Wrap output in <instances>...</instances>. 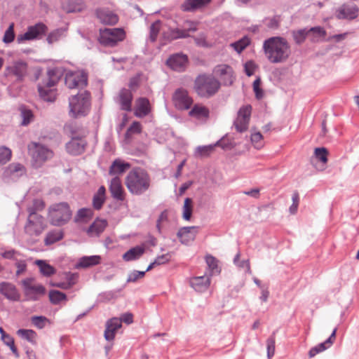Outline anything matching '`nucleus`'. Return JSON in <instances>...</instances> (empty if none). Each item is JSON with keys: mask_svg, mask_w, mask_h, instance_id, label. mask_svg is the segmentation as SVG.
<instances>
[{"mask_svg": "<svg viewBox=\"0 0 359 359\" xmlns=\"http://www.w3.org/2000/svg\"><path fill=\"white\" fill-rule=\"evenodd\" d=\"M262 48L266 57L272 64L284 63L291 55L288 41L281 36H272L264 40Z\"/></svg>", "mask_w": 359, "mask_h": 359, "instance_id": "nucleus-1", "label": "nucleus"}, {"mask_svg": "<svg viewBox=\"0 0 359 359\" xmlns=\"http://www.w3.org/2000/svg\"><path fill=\"white\" fill-rule=\"evenodd\" d=\"M125 184L130 193L140 196L150 189L151 179L147 170L135 168L128 173Z\"/></svg>", "mask_w": 359, "mask_h": 359, "instance_id": "nucleus-2", "label": "nucleus"}, {"mask_svg": "<svg viewBox=\"0 0 359 359\" xmlns=\"http://www.w3.org/2000/svg\"><path fill=\"white\" fill-rule=\"evenodd\" d=\"M62 71L59 67L48 69L47 72V79H43L38 84V92L40 97L49 102H53L56 99V90L53 88L58 83Z\"/></svg>", "mask_w": 359, "mask_h": 359, "instance_id": "nucleus-3", "label": "nucleus"}, {"mask_svg": "<svg viewBox=\"0 0 359 359\" xmlns=\"http://www.w3.org/2000/svg\"><path fill=\"white\" fill-rule=\"evenodd\" d=\"M221 87L220 81L212 74H201L194 82V90L201 98L208 99L213 97Z\"/></svg>", "mask_w": 359, "mask_h": 359, "instance_id": "nucleus-4", "label": "nucleus"}, {"mask_svg": "<svg viewBox=\"0 0 359 359\" xmlns=\"http://www.w3.org/2000/svg\"><path fill=\"white\" fill-rule=\"evenodd\" d=\"M90 93L86 90L70 97L69 99L70 116L74 118L86 116L90 109Z\"/></svg>", "mask_w": 359, "mask_h": 359, "instance_id": "nucleus-5", "label": "nucleus"}, {"mask_svg": "<svg viewBox=\"0 0 359 359\" xmlns=\"http://www.w3.org/2000/svg\"><path fill=\"white\" fill-rule=\"evenodd\" d=\"M72 216V210L67 202L55 203L49 208L48 217L53 226L65 225L71 219Z\"/></svg>", "mask_w": 359, "mask_h": 359, "instance_id": "nucleus-6", "label": "nucleus"}, {"mask_svg": "<svg viewBox=\"0 0 359 359\" xmlns=\"http://www.w3.org/2000/svg\"><path fill=\"white\" fill-rule=\"evenodd\" d=\"M126 33L121 28H105L100 30L99 42L105 46L114 47L118 42L122 41Z\"/></svg>", "mask_w": 359, "mask_h": 359, "instance_id": "nucleus-7", "label": "nucleus"}, {"mask_svg": "<svg viewBox=\"0 0 359 359\" xmlns=\"http://www.w3.org/2000/svg\"><path fill=\"white\" fill-rule=\"evenodd\" d=\"M34 280L33 278H27L22 280V285L27 300L35 302L46 294V290L41 284L33 285Z\"/></svg>", "mask_w": 359, "mask_h": 359, "instance_id": "nucleus-8", "label": "nucleus"}, {"mask_svg": "<svg viewBox=\"0 0 359 359\" xmlns=\"http://www.w3.org/2000/svg\"><path fill=\"white\" fill-rule=\"evenodd\" d=\"M48 27L44 23H36L34 25L29 26L25 33L18 35L17 42L21 43L24 41L41 39L46 35Z\"/></svg>", "mask_w": 359, "mask_h": 359, "instance_id": "nucleus-9", "label": "nucleus"}, {"mask_svg": "<svg viewBox=\"0 0 359 359\" xmlns=\"http://www.w3.org/2000/svg\"><path fill=\"white\" fill-rule=\"evenodd\" d=\"M27 74V64L22 60L14 62L6 67L4 74L11 80L21 82Z\"/></svg>", "mask_w": 359, "mask_h": 359, "instance_id": "nucleus-10", "label": "nucleus"}, {"mask_svg": "<svg viewBox=\"0 0 359 359\" xmlns=\"http://www.w3.org/2000/svg\"><path fill=\"white\" fill-rule=\"evenodd\" d=\"M65 85L70 89H83L88 85V74L84 72H68L65 74Z\"/></svg>", "mask_w": 359, "mask_h": 359, "instance_id": "nucleus-11", "label": "nucleus"}, {"mask_svg": "<svg viewBox=\"0 0 359 359\" xmlns=\"http://www.w3.org/2000/svg\"><path fill=\"white\" fill-rule=\"evenodd\" d=\"M172 102L177 109L187 110L191 108L194 100L187 89L178 88L172 95Z\"/></svg>", "mask_w": 359, "mask_h": 359, "instance_id": "nucleus-12", "label": "nucleus"}, {"mask_svg": "<svg viewBox=\"0 0 359 359\" xmlns=\"http://www.w3.org/2000/svg\"><path fill=\"white\" fill-rule=\"evenodd\" d=\"M359 15V8L353 3H344L334 11V15L338 20H353Z\"/></svg>", "mask_w": 359, "mask_h": 359, "instance_id": "nucleus-13", "label": "nucleus"}, {"mask_svg": "<svg viewBox=\"0 0 359 359\" xmlns=\"http://www.w3.org/2000/svg\"><path fill=\"white\" fill-rule=\"evenodd\" d=\"M189 27L184 29L169 28L167 32L164 33V36L168 40L173 41L178 39H186L189 37V32H196L197 30L196 23L191 20L185 22Z\"/></svg>", "mask_w": 359, "mask_h": 359, "instance_id": "nucleus-14", "label": "nucleus"}, {"mask_svg": "<svg viewBox=\"0 0 359 359\" xmlns=\"http://www.w3.org/2000/svg\"><path fill=\"white\" fill-rule=\"evenodd\" d=\"M29 150L36 163H44L53 156V152L50 149L36 142H32V145L29 146Z\"/></svg>", "mask_w": 359, "mask_h": 359, "instance_id": "nucleus-15", "label": "nucleus"}, {"mask_svg": "<svg viewBox=\"0 0 359 359\" xmlns=\"http://www.w3.org/2000/svg\"><path fill=\"white\" fill-rule=\"evenodd\" d=\"M252 107L250 104L242 106L238 111L233 125L236 130L243 133L247 130L250 119Z\"/></svg>", "mask_w": 359, "mask_h": 359, "instance_id": "nucleus-16", "label": "nucleus"}, {"mask_svg": "<svg viewBox=\"0 0 359 359\" xmlns=\"http://www.w3.org/2000/svg\"><path fill=\"white\" fill-rule=\"evenodd\" d=\"M26 168L20 163H12L4 170L3 179L6 182H15L22 176L26 175Z\"/></svg>", "mask_w": 359, "mask_h": 359, "instance_id": "nucleus-17", "label": "nucleus"}, {"mask_svg": "<svg viewBox=\"0 0 359 359\" xmlns=\"http://www.w3.org/2000/svg\"><path fill=\"white\" fill-rule=\"evenodd\" d=\"M215 147H220L223 149H228L231 147V143L228 140H226L224 136L215 144L196 147L195 156L197 157H207L214 151Z\"/></svg>", "mask_w": 359, "mask_h": 359, "instance_id": "nucleus-18", "label": "nucleus"}, {"mask_svg": "<svg viewBox=\"0 0 359 359\" xmlns=\"http://www.w3.org/2000/svg\"><path fill=\"white\" fill-rule=\"evenodd\" d=\"M46 226L44 218L41 216L34 217L33 219H27L25 229L26 233L30 236H38L43 231Z\"/></svg>", "mask_w": 359, "mask_h": 359, "instance_id": "nucleus-19", "label": "nucleus"}, {"mask_svg": "<svg viewBox=\"0 0 359 359\" xmlns=\"http://www.w3.org/2000/svg\"><path fill=\"white\" fill-rule=\"evenodd\" d=\"M188 63V57L182 53H176L170 56L167 60V65L172 70L182 72Z\"/></svg>", "mask_w": 359, "mask_h": 359, "instance_id": "nucleus-20", "label": "nucleus"}, {"mask_svg": "<svg viewBox=\"0 0 359 359\" xmlns=\"http://www.w3.org/2000/svg\"><path fill=\"white\" fill-rule=\"evenodd\" d=\"M198 232V226H184L179 229L177 236L183 245H189L194 241Z\"/></svg>", "mask_w": 359, "mask_h": 359, "instance_id": "nucleus-21", "label": "nucleus"}, {"mask_svg": "<svg viewBox=\"0 0 359 359\" xmlns=\"http://www.w3.org/2000/svg\"><path fill=\"white\" fill-rule=\"evenodd\" d=\"M122 327L121 320L118 318L114 317L107 320L105 323V330L104 337L107 341H112L118 330Z\"/></svg>", "mask_w": 359, "mask_h": 359, "instance_id": "nucleus-22", "label": "nucleus"}, {"mask_svg": "<svg viewBox=\"0 0 359 359\" xmlns=\"http://www.w3.org/2000/svg\"><path fill=\"white\" fill-rule=\"evenodd\" d=\"M95 15L100 22L104 25H114L118 21V15L108 8H97Z\"/></svg>", "mask_w": 359, "mask_h": 359, "instance_id": "nucleus-23", "label": "nucleus"}, {"mask_svg": "<svg viewBox=\"0 0 359 359\" xmlns=\"http://www.w3.org/2000/svg\"><path fill=\"white\" fill-rule=\"evenodd\" d=\"M87 142L86 140L73 137L66 144V150L72 156H78L84 152Z\"/></svg>", "mask_w": 359, "mask_h": 359, "instance_id": "nucleus-24", "label": "nucleus"}, {"mask_svg": "<svg viewBox=\"0 0 359 359\" xmlns=\"http://www.w3.org/2000/svg\"><path fill=\"white\" fill-rule=\"evenodd\" d=\"M133 95L130 89L123 88L120 90L117 97V102L123 111H130L132 110V102Z\"/></svg>", "mask_w": 359, "mask_h": 359, "instance_id": "nucleus-25", "label": "nucleus"}, {"mask_svg": "<svg viewBox=\"0 0 359 359\" xmlns=\"http://www.w3.org/2000/svg\"><path fill=\"white\" fill-rule=\"evenodd\" d=\"M109 191L111 197L117 201H123L125 199V192L122 186L121 179L116 176L110 182Z\"/></svg>", "mask_w": 359, "mask_h": 359, "instance_id": "nucleus-26", "label": "nucleus"}, {"mask_svg": "<svg viewBox=\"0 0 359 359\" xmlns=\"http://www.w3.org/2000/svg\"><path fill=\"white\" fill-rule=\"evenodd\" d=\"M216 74L220 77L225 86H230L233 82V69L227 65H220L215 67Z\"/></svg>", "mask_w": 359, "mask_h": 359, "instance_id": "nucleus-27", "label": "nucleus"}, {"mask_svg": "<svg viewBox=\"0 0 359 359\" xmlns=\"http://www.w3.org/2000/svg\"><path fill=\"white\" fill-rule=\"evenodd\" d=\"M212 0H184L180 9L184 12H195L206 7Z\"/></svg>", "mask_w": 359, "mask_h": 359, "instance_id": "nucleus-28", "label": "nucleus"}, {"mask_svg": "<svg viewBox=\"0 0 359 359\" xmlns=\"http://www.w3.org/2000/svg\"><path fill=\"white\" fill-rule=\"evenodd\" d=\"M189 284L197 292H205L210 284V278L207 276H195L190 279Z\"/></svg>", "mask_w": 359, "mask_h": 359, "instance_id": "nucleus-29", "label": "nucleus"}, {"mask_svg": "<svg viewBox=\"0 0 359 359\" xmlns=\"http://www.w3.org/2000/svg\"><path fill=\"white\" fill-rule=\"evenodd\" d=\"M337 328L335 327L330 336L325 341L318 344L314 347H312L309 351V355L310 358H313L318 353H321L328 348H330L334 343L336 339V332Z\"/></svg>", "mask_w": 359, "mask_h": 359, "instance_id": "nucleus-30", "label": "nucleus"}, {"mask_svg": "<svg viewBox=\"0 0 359 359\" xmlns=\"http://www.w3.org/2000/svg\"><path fill=\"white\" fill-rule=\"evenodd\" d=\"M0 292L11 301H18L20 299V294L15 286L12 283L7 282L0 283Z\"/></svg>", "mask_w": 359, "mask_h": 359, "instance_id": "nucleus-31", "label": "nucleus"}, {"mask_svg": "<svg viewBox=\"0 0 359 359\" xmlns=\"http://www.w3.org/2000/svg\"><path fill=\"white\" fill-rule=\"evenodd\" d=\"M189 116L201 121H206L210 116V110L205 106L196 104L189 111Z\"/></svg>", "mask_w": 359, "mask_h": 359, "instance_id": "nucleus-32", "label": "nucleus"}, {"mask_svg": "<svg viewBox=\"0 0 359 359\" xmlns=\"http://www.w3.org/2000/svg\"><path fill=\"white\" fill-rule=\"evenodd\" d=\"M151 111L149 100L147 97H139L136 100L135 115L139 118L147 116Z\"/></svg>", "mask_w": 359, "mask_h": 359, "instance_id": "nucleus-33", "label": "nucleus"}, {"mask_svg": "<svg viewBox=\"0 0 359 359\" xmlns=\"http://www.w3.org/2000/svg\"><path fill=\"white\" fill-rule=\"evenodd\" d=\"M131 165L125 162L121 158H116L109 167V174L112 176H117L126 172Z\"/></svg>", "mask_w": 359, "mask_h": 359, "instance_id": "nucleus-34", "label": "nucleus"}, {"mask_svg": "<svg viewBox=\"0 0 359 359\" xmlns=\"http://www.w3.org/2000/svg\"><path fill=\"white\" fill-rule=\"evenodd\" d=\"M102 257L100 255L83 256L79 259L76 268L87 269L97 266L101 263Z\"/></svg>", "mask_w": 359, "mask_h": 359, "instance_id": "nucleus-35", "label": "nucleus"}, {"mask_svg": "<svg viewBox=\"0 0 359 359\" xmlns=\"http://www.w3.org/2000/svg\"><path fill=\"white\" fill-rule=\"evenodd\" d=\"M63 10L68 13H79L86 8V4L82 0H69L62 5Z\"/></svg>", "mask_w": 359, "mask_h": 359, "instance_id": "nucleus-36", "label": "nucleus"}, {"mask_svg": "<svg viewBox=\"0 0 359 359\" xmlns=\"http://www.w3.org/2000/svg\"><path fill=\"white\" fill-rule=\"evenodd\" d=\"M107 226V222L105 219L97 220L88 227L87 233L90 236H99Z\"/></svg>", "mask_w": 359, "mask_h": 359, "instance_id": "nucleus-37", "label": "nucleus"}, {"mask_svg": "<svg viewBox=\"0 0 359 359\" xmlns=\"http://www.w3.org/2000/svg\"><path fill=\"white\" fill-rule=\"evenodd\" d=\"M144 248L142 246H135L130 248L123 255V259L126 262H131L138 259L144 253Z\"/></svg>", "mask_w": 359, "mask_h": 359, "instance_id": "nucleus-38", "label": "nucleus"}, {"mask_svg": "<svg viewBox=\"0 0 359 359\" xmlns=\"http://www.w3.org/2000/svg\"><path fill=\"white\" fill-rule=\"evenodd\" d=\"M106 189L104 186L99 187L97 191L94 194L93 198V206L94 209L99 210L102 208L105 201Z\"/></svg>", "mask_w": 359, "mask_h": 359, "instance_id": "nucleus-39", "label": "nucleus"}, {"mask_svg": "<svg viewBox=\"0 0 359 359\" xmlns=\"http://www.w3.org/2000/svg\"><path fill=\"white\" fill-rule=\"evenodd\" d=\"M20 112V117L22 121L20 125L23 126H28L34 120V114L32 111L28 109L27 107L22 105L19 107Z\"/></svg>", "mask_w": 359, "mask_h": 359, "instance_id": "nucleus-40", "label": "nucleus"}, {"mask_svg": "<svg viewBox=\"0 0 359 359\" xmlns=\"http://www.w3.org/2000/svg\"><path fill=\"white\" fill-rule=\"evenodd\" d=\"M64 234L61 230L54 229L47 233L44 239L46 245H50L63 238Z\"/></svg>", "mask_w": 359, "mask_h": 359, "instance_id": "nucleus-41", "label": "nucleus"}, {"mask_svg": "<svg viewBox=\"0 0 359 359\" xmlns=\"http://www.w3.org/2000/svg\"><path fill=\"white\" fill-rule=\"evenodd\" d=\"M17 334L22 339L27 340L32 344H36V332L33 330L19 329Z\"/></svg>", "mask_w": 359, "mask_h": 359, "instance_id": "nucleus-42", "label": "nucleus"}, {"mask_svg": "<svg viewBox=\"0 0 359 359\" xmlns=\"http://www.w3.org/2000/svg\"><path fill=\"white\" fill-rule=\"evenodd\" d=\"M308 30L309 33L311 34V41L313 42L318 41L320 39H324L327 35L326 30L320 26L313 27Z\"/></svg>", "mask_w": 359, "mask_h": 359, "instance_id": "nucleus-43", "label": "nucleus"}, {"mask_svg": "<svg viewBox=\"0 0 359 359\" xmlns=\"http://www.w3.org/2000/svg\"><path fill=\"white\" fill-rule=\"evenodd\" d=\"M36 264L39 266L40 272L44 276L49 277L55 273V269L44 260H36Z\"/></svg>", "mask_w": 359, "mask_h": 359, "instance_id": "nucleus-44", "label": "nucleus"}, {"mask_svg": "<svg viewBox=\"0 0 359 359\" xmlns=\"http://www.w3.org/2000/svg\"><path fill=\"white\" fill-rule=\"evenodd\" d=\"M292 34L294 42L297 45H301L305 41L309 33L308 28H303L298 30H294Z\"/></svg>", "mask_w": 359, "mask_h": 359, "instance_id": "nucleus-45", "label": "nucleus"}, {"mask_svg": "<svg viewBox=\"0 0 359 359\" xmlns=\"http://www.w3.org/2000/svg\"><path fill=\"white\" fill-rule=\"evenodd\" d=\"M280 21V16L276 15L273 17L265 18L262 22L268 29L274 30L279 27Z\"/></svg>", "mask_w": 359, "mask_h": 359, "instance_id": "nucleus-46", "label": "nucleus"}, {"mask_svg": "<svg viewBox=\"0 0 359 359\" xmlns=\"http://www.w3.org/2000/svg\"><path fill=\"white\" fill-rule=\"evenodd\" d=\"M193 212V201L190 198H186L184 200L182 211V217L186 221L191 219Z\"/></svg>", "mask_w": 359, "mask_h": 359, "instance_id": "nucleus-47", "label": "nucleus"}, {"mask_svg": "<svg viewBox=\"0 0 359 359\" xmlns=\"http://www.w3.org/2000/svg\"><path fill=\"white\" fill-rule=\"evenodd\" d=\"M49 299L51 304L57 305L62 301L67 300V295L59 290H52L49 292Z\"/></svg>", "mask_w": 359, "mask_h": 359, "instance_id": "nucleus-48", "label": "nucleus"}, {"mask_svg": "<svg viewBox=\"0 0 359 359\" xmlns=\"http://www.w3.org/2000/svg\"><path fill=\"white\" fill-rule=\"evenodd\" d=\"M205 262L210 271V276L220 273V269L218 267V261L215 257L207 255L205 257Z\"/></svg>", "mask_w": 359, "mask_h": 359, "instance_id": "nucleus-49", "label": "nucleus"}, {"mask_svg": "<svg viewBox=\"0 0 359 359\" xmlns=\"http://www.w3.org/2000/svg\"><path fill=\"white\" fill-rule=\"evenodd\" d=\"M65 30L62 29H56L50 32L46 38V41L49 44H53L60 40L64 36Z\"/></svg>", "mask_w": 359, "mask_h": 359, "instance_id": "nucleus-50", "label": "nucleus"}, {"mask_svg": "<svg viewBox=\"0 0 359 359\" xmlns=\"http://www.w3.org/2000/svg\"><path fill=\"white\" fill-rule=\"evenodd\" d=\"M161 28V21L159 20L154 22L149 27V39L154 43L156 41Z\"/></svg>", "mask_w": 359, "mask_h": 359, "instance_id": "nucleus-51", "label": "nucleus"}, {"mask_svg": "<svg viewBox=\"0 0 359 359\" xmlns=\"http://www.w3.org/2000/svg\"><path fill=\"white\" fill-rule=\"evenodd\" d=\"M250 43V39L248 36H243L240 40L232 43L231 46L234 50L240 53H241L249 44Z\"/></svg>", "mask_w": 359, "mask_h": 359, "instance_id": "nucleus-52", "label": "nucleus"}, {"mask_svg": "<svg viewBox=\"0 0 359 359\" xmlns=\"http://www.w3.org/2000/svg\"><path fill=\"white\" fill-rule=\"evenodd\" d=\"M32 323L38 329H43L50 320L43 316H34L31 318Z\"/></svg>", "mask_w": 359, "mask_h": 359, "instance_id": "nucleus-53", "label": "nucleus"}, {"mask_svg": "<svg viewBox=\"0 0 359 359\" xmlns=\"http://www.w3.org/2000/svg\"><path fill=\"white\" fill-rule=\"evenodd\" d=\"M275 332L266 340L267 357L271 359L275 353L276 337Z\"/></svg>", "mask_w": 359, "mask_h": 359, "instance_id": "nucleus-54", "label": "nucleus"}, {"mask_svg": "<svg viewBox=\"0 0 359 359\" xmlns=\"http://www.w3.org/2000/svg\"><path fill=\"white\" fill-rule=\"evenodd\" d=\"M328 151L325 147H318L315 149L314 157L316 160L322 162L323 164L327 162Z\"/></svg>", "mask_w": 359, "mask_h": 359, "instance_id": "nucleus-55", "label": "nucleus"}, {"mask_svg": "<svg viewBox=\"0 0 359 359\" xmlns=\"http://www.w3.org/2000/svg\"><path fill=\"white\" fill-rule=\"evenodd\" d=\"M11 150L6 147H0V165L6 163L11 158Z\"/></svg>", "mask_w": 359, "mask_h": 359, "instance_id": "nucleus-56", "label": "nucleus"}, {"mask_svg": "<svg viewBox=\"0 0 359 359\" xmlns=\"http://www.w3.org/2000/svg\"><path fill=\"white\" fill-rule=\"evenodd\" d=\"M14 39H15L14 24L12 23L9 25L8 29L6 30L4 35L3 41L5 43H10L13 41Z\"/></svg>", "mask_w": 359, "mask_h": 359, "instance_id": "nucleus-57", "label": "nucleus"}, {"mask_svg": "<svg viewBox=\"0 0 359 359\" xmlns=\"http://www.w3.org/2000/svg\"><path fill=\"white\" fill-rule=\"evenodd\" d=\"M146 271H140L134 270L131 271L127 278V283H135L138 279L143 278L145 276Z\"/></svg>", "mask_w": 359, "mask_h": 359, "instance_id": "nucleus-58", "label": "nucleus"}, {"mask_svg": "<svg viewBox=\"0 0 359 359\" xmlns=\"http://www.w3.org/2000/svg\"><path fill=\"white\" fill-rule=\"evenodd\" d=\"M261 79L257 78L253 82V90L255 93V97L257 99L260 100L264 96V91L260 88Z\"/></svg>", "mask_w": 359, "mask_h": 359, "instance_id": "nucleus-59", "label": "nucleus"}, {"mask_svg": "<svg viewBox=\"0 0 359 359\" xmlns=\"http://www.w3.org/2000/svg\"><path fill=\"white\" fill-rule=\"evenodd\" d=\"M262 135L257 132L251 135V141L256 149H260L262 147Z\"/></svg>", "mask_w": 359, "mask_h": 359, "instance_id": "nucleus-60", "label": "nucleus"}, {"mask_svg": "<svg viewBox=\"0 0 359 359\" xmlns=\"http://www.w3.org/2000/svg\"><path fill=\"white\" fill-rule=\"evenodd\" d=\"M168 221V210H164L161 215H159L157 221H156V229L159 233H161V223L163 222Z\"/></svg>", "mask_w": 359, "mask_h": 359, "instance_id": "nucleus-61", "label": "nucleus"}, {"mask_svg": "<svg viewBox=\"0 0 359 359\" xmlns=\"http://www.w3.org/2000/svg\"><path fill=\"white\" fill-rule=\"evenodd\" d=\"M292 204L290 205L289 210L291 214L294 215L297 212L298 205H299V194L297 192H294L292 194Z\"/></svg>", "mask_w": 359, "mask_h": 359, "instance_id": "nucleus-62", "label": "nucleus"}, {"mask_svg": "<svg viewBox=\"0 0 359 359\" xmlns=\"http://www.w3.org/2000/svg\"><path fill=\"white\" fill-rule=\"evenodd\" d=\"M142 131V125L138 121H134L132 123V124L130 126V127L128 128L126 134L128 133H135L138 134L140 133Z\"/></svg>", "mask_w": 359, "mask_h": 359, "instance_id": "nucleus-63", "label": "nucleus"}, {"mask_svg": "<svg viewBox=\"0 0 359 359\" xmlns=\"http://www.w3.org/2000/svg\"><path fill=\"white\" fill-rule=\"evenodd\" d=\"M118 319L121 320V323L124 322L127 325H130L133 323V315L132 313L127 312L123 313Z\"/></svg>", "mask_w": 359, "mask_h": 359, "instance_id": "nucleus-64", "label": "nucleus"}]
</instances>
